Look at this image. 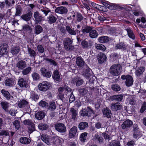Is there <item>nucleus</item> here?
I'll return each mask as SVG.
<instances>
[{
    "label": "nucleus",
    "instance_id": "nucleus-1",
    "mask_svg": "<svg viewBox=\"0 0 146 146\" xmlns=\"http://www.w3.org/2000/svg\"><path fill=\"white\" fill-rule=\"evenodd\" d=\"M41 139L42 140L48 145L54 144L57 143H60L61 142L60 139L58 137H49L45 134H42L41 136Z\"/></svg>",
    "mask_w": 146,
    "mask_h": 146
},
{
    "label": "nucleus",
    "instance_id": "nucleus-2",
    "mask_svg": "<svg viewBox=\"0 0 146 146\" xmlns=\"http://www.w3.org/2000/svg\"><path fill=\"white\" fill-rule=\"evenodd\" d=\"M122 68L119 64H116L112 65L110 69V72L111 75L114 76H118L120 74Z\"/></svg>",
    "mask_w": 146,
    "mask_h": 146
},
{
    "label": "nucleus",
    "instance_id": "nucleus-3",
    "mask_svg": "<svg viewBox=\"0 0 146 146\" xmlns=\"http://www.w3.org/2000/svg\"><path fill=\"white\" fill-rule=\"evenodd\" d=\"M51 86V84L47 81H44L40 83L38 87L39 90L43 92L48 90Z\"/></svg>",
    "mask_w": 146,
    "mask_h": 146
},
{
    "label": "nucleus",
    "instance_id": "nucleus-4",
    "mask_svg": "<svg viewBox=\"0 0 146 146\" xmlns=\"http://www.w3.org/2000/svg\"><path fill=\"white\" fill-rule=\"evenodd\" d=\"M72 42L70 38H66L64 39L63 43L64 48L66 50H72L74 49V46L71 45Z\"/></svg>",
    "mask_w": 146,
    "mask_h": 146
},
{
    "label": "nucleus",
    "instance_id": "nucleus-5",
    "mask_svg": "<svg viewBox=\"0 0 146 146\" xmlns=\"http://www.w3.org/2000/svg\"><path fill=\"white\" fill-rule=\"evenodd\" d=\"M23 123L24 124L29 126L28 128L29 133H32L35 130V125L33 121L29 119L25 120L23 121Z\"/></svg>",
    "mask_w": 146,
    "mask_h": 146
},
{
    "label": "nucleus",
    "instance_id": "nucleus-6",
    "mask_svg": "<svg viewBox=\"0 0 146 146\" xmlns=\"http://www.w3.org/2000/svg\"><path fill=\"white\" fill-rule=\"evenodd\" d=\"M56 130L60 133L64 132L66 131L65 125L62 123H57L54 125Z\"/></svg>",
    "mask_w": 146,
    "mask_h": 146
},
{
    "label": "nucleus",
    "instance_id": "nucleus-7",
    "mask_svg": "<svg viewBox=\"0 0 146 146\" xmlns=\"http://www.w3.org/2000/svg\"><path fill=\"white\" fill-rule=\"evenodd\" d=\"M41 75L44 77L50 78L52 75V73L45 68H41L40 70Z\"/></svg>",
    "mask_w": 146,
    "mask_h": 146
},
{
    "label": "nucleus",
    "instance_id": "nucleus-8",
    "mask_svg": "<svg viewBox=\"0 0 146 146\" xmlns=\"http://www.w3.org/2000/svg\"><path fill=\"white\" fill-rule=\"evenodd\" d=\"M7 45L5 44H0V55L6 54L8 52Z\"/></svg>",
    "mask_w": 146,
    "mask_h": 146
},
{
    "label": "nucleus",
    "instance_id": "nucleus-9",
    "mask_svg": "<svg viewBox=\"0 0 146 146\" xmlns=\"http://www.w3.org/2000/svg\"><path fill=\"white\" fill-rule=\"evenodd\" d=\"M92 113V110L89 108L85 109H82L80 112V115L82 116H90Z\"/></svg>",
    "mask_w": 146,
    "mask_h": 146
},
{
    "label": "nucleus",
    "instance_id": "nucleus-10",
    "mask_svg": "<svg viewBox=\"0 0 146 146\" xmlns=\"http://www.w3.org/2000/svg\"><path fill=\"white\" fill-rule=\"evenodd\" d=\"M65 89L67 91V93H68L67 95L68 96L69 94L70 95L69 100L70 102L72 103L74 101L75 99L74 96L71 92V89L68 87L66 85H65Z\"/></svg>",
    "mask_w": 146,
    "mask_h": 146
},
{
    "label": "nucleus",
    "instance_id": "nucleus-11",
    "mask_svg": "<svg viewBox=\"0 0 146 146\" xmlns=\"http://www.w3.org/2000/svg\"><path fill=\"white\" fill-rule=\"evenodd\" d=\"M83 82V80L78 76L74 78L72 81V82L73 84H75L77 86L82 85Z\"/></svg>",
    "mask_w": 146,
    "mask_h": 146
},
{
    "label": "nucleus",
    "instance_id": "nucleus-12",
    "mask_svg": "<svg viewBox=\"0 0 146 146\" xmlns=\"http://www.w3.org/2000/svg\"><path fill=\"white\" fill-rule=\"evenodd\" d=\"M27 66L26 62L23 60L18 61L16 64V66L19 70H22L24 68Z\"/></svg>",
    "mask_w": 146,
    "mask_h": 146
},
{
    "label": "nucleus",
    "instance_id": "nucleus-13",
    "mask_svg": "<svg viewBox=\"0 0 146 146\" xmlns=\"http://www.w3.org/2000/svg\"><path fill=\"white\" fill-rule=\"evenodd\" d=\"M34 17L35 18V24L40 23V22L42 21V17L38 12L34 13Z\"/></svg>",
    "mask_w": 146,
    "mask_h": 146
},
{
    "label": "nucleus",
    "instance_id": "nucleus-14",
    "mask_svg": "<svg viewBox=\"0 0 146 146\" xmlns=\"http://www.w3.org/2000/svg\"><path fill=\"white\" fill-rule=\"evenodd\" d=\"M52 77L55 81L59 82L60 81V74L58 70H56L54 71Z\"/></svg>",
    "mask_w": 146,
    "mask_h": 146
},
{
    "label": "nucleus",
    "instance_id": "nucleus-15",
    "mask_svg": "<svg viewBox=\"0 0 146 146\" xmlns=\"http://www.w3.org/2000/svg\"><path fill=\"white\" fill-rule=\"evenodd\" d=\"M67 11L68 10L67 8L63 6L58 7L55 10L56 13L60 14L66 13Z\"/></svg>",
    "mask_w": 146,
    "mask_h": 146
},
{
    "label": "nucleus",
    "instance_id": "nucleus-16",
    "mask_svg": "<svg viewBox=\"0 0 146 146\" xmlns=\"http://www.w3.org/2000/svg\"><path fill=\"white\" fill-rule=\"evenodd\" d=\"M66 30L68 33L71 35H76V32L74 30V28L72 27L69 25L66 26Z\"/></svg>",
    "mask_w": 146,
    "mask_h": 146
},
{
    "label": "nucleus",
    "instance_id": "nucleus-17",
    "mask_svg": "<svg viewBox=\"0 0 146 146\" xmlns=\"http://www.w3.org/2000/svg\"><path fill=\"white\" fill-rule=\"evenodd\" d=\"M106 57L105 54L102 53L99 54L98 56V59L99 63L101 64L105 62Z\"/></svg>",
    "mask_w": 146,
    "mask_h": 146
},
{
    "label": "nucleus",
    "instance_id": "nucleus-18",
    "mask_svg": "<svg viewBox=\"0 0 146 146\" xmlns=\"http://www.w3.org/2000/svg\"><path fill=\"white\" fill-rule=\"evenodd\" d=\"M18 84L21 87L27 88L29 86V84L27 81L23 78L20 79L18 81Z\"/></svg>",
    "mask_w": 146,
    "mask_h": 146
},
{
    "label": "nucleus",
    "instance_id": "nucleus-19",
    "mask_svg": "<svg viewBox=\"0 0 146 146\" xmlns=\"http://www.w3.org/2000/svg\"><path fill=\"white\" fill-rule=\"evenodd\" d=\"M122 108V106L120 105V103L118 102L112 103L111 104V109L114 111L121 110Z\"/></svg>",
    "mask_w": 146,
    "mask_h": 146
},
{
    "label": "nucleus",
    "instance_id": "nucleus-20",
    "mask_svg": "<svg viewBox=\"0 0 146 146\" xmlns=\"http://www.w3.org/2000/svg\"><path fill=\"white\" fill-rule=\"evenodd\" d=\"M77 129V127L76 126H73L70 129L69 132V135L70 137L72 138L75 136Z\"/></svg>",
    "mask_w": 146,
    "mask_h": 146
},
{
    "label": "nucleus",
    "instance_id": "nucleus-21",
    "mask_svg": "<svg viewBox=\"0 0 146 146\" xmlns=\"http://www.w3.org/2000/svg\"><path fill=\"white\" fill-rule=\"evenodd\" d=\"M65 86L64 87H61L59 88L58 90V92L59 93V97L60 98V99L61 100L63 99V98L64 97V95L63 94H62V92L63 91L65 90V93L66 95H68V93H67V91L66 90V89L65 88Z\"/></svg>",
    "mask_w": 146,
    "mask_h": 146
},
{
    "label": "nucleus",
    "instance_id": "nucleus-22",
    "mask_svg": "<svg viewBox=\"0 0 146 146\" xmlns=\"http://www.w3.org/2000/svg\"><path fill=\"white\" fill-rule=\"evenodd\" d=\"M133 124L132 121L130 120H127L123 123L122 125V128L123 129H125L126 127H131Z\"/></svg>",
    "mask_w": 146,
    "mask_h": 146
},
{
    "label": "nucleus",
    "instance_id": "nucleus-23",
    "mask_svg": "<svg viewBox=\"0 0 146 146\" xmlns=\"http://www.w3.org/2000/svg\"><path fill=\"white\" fill-rule=\"evenodd\" d=\"M18 106L20 108L27 107L29 106L28 102L25 100H22L18 103Z\"/></svg>",
    "mask_w": 146,
    "mask_h": 146
},
{
    "label": "nucleus",
    "instance_id": "nucleus-24",
    "mask_svg": "<svg viewBox=\"0 0 146 146\" xmlns=\"http://www.w3.org/2000/svg\"><path fill=\"white\" fill-rule=\"evenodd\" d=\"M103 116L108 118H110L111 117V110L108 108H105L103 111Z\"/></svg>",
    "mask_w": 146,
    "mask_h": 146
},
{
    "label": "nucleus",
    "instance_id": "nucleus-25",
    "mask_svg": "<svg viewBox=\"0 0 146 146\" xmlns=\"http://www.w3.org/2000/svg\"><path fill=\"white\" fill-rule=\"evenodd\" d=\"M15 81L11 78H7L5 81V83L6 86H12L15 84Z\"/></svg>",
    "mask_w": 146,
    "mask_h": 146
},
{
    "label": "nucleus",
    "instance_id": "nucleus-26",
    "mask_svg": "<svg viewBox=\"0 0 146 146\" xmlns=\"http://www.w3.org/2000/svg\"><path fill=\"white\" fill-rule=\"evenodd\" d=\"M32 16L31 13V12H29L26 14L23 15L21 16V18L25 21H28L30 20Z\"/></svg>",
    "mask_w": 146,
    "mask_h": 146
},
{
    "label": "nucleus",
    "instance_id": "nucleus-27",
    "mask_svg": "<svg viewBox=\"0 0 146 146\" xmlns=\"http://www.w3.org/2000/svg\"><path fill=\"white\" fill-rule=\"evenodd\" d=\"M20 141L21 143L25 144H28L31 142V140L29 138L23 137H21L20 139Z\"/></svg>",
    "mask_w": 146,
    "mask_h": 146
},
{
    "label": "nucleus",
    "instance_id": "nucleus-28",
    "mask_svg": "<svg viewBox=\"0 0 146 146\" xmlns=\"http://www.w3.org/2000/svg\"><path fill=\"white\" fill-rule=\"evenodd\" d=\"M5 8L8 9L12 7L15 3L14 0L9 1L8 0H6L5 1Z\"/></svg>",
    "mask_w": 146,
    "mask_h": 146
},
{
    "label": "nucleus",
    "instance_id": "nucleus-29",
    "mask_svg": "<svg viewBox=\"0 0 146 146\" xmlns=\"http://www.w3.org/2000/svg\"><path fill=\"white\" fill-rule=\"evenodd\" d=\"M133 82V80L132 77L130 76H128L125 82L126 86L129 87L131 86L132 85Z\"/></svg>",
    "mask_w": 146,
    "mask_h": 146
},
{
    "label": "nucleus",
    "instance_id": "nucleus-30",
    "mask_svg": "<svg viewBox=\"0 0 146 146\" xmlns=\"http://www.w3.org/2000/svg\"><path fill=\"white\" fill-rule=\"evenodd\" d=\"M84 62L82 58L80 57H78L76 59V64L77 66L81 67L84 64Z\"/></svg>",
    "mask_w": 146,
    "mask_h": 146
},
{
    "label": "nucleus",
    "instance_id": "nucleus-31",
    "mask_svg": "<svg viewBox=\"0 0 146 146\" xmlns=\"http://www.w3.org/2000/svg\"><path fill=\"white\" fill-rule=\"evenodd\" d=\"M126 30L129 37L134 40L135 38V36L131 29L130 28H128L126 29Z\"/></svg>",
    "mask_w": 146,
    "mask_h": 146
},
{
    "label": "nucleus",
    "instance_id": "nucleus-32",
    "mask_svg": "<svg viewBox=\"0 0 146 146\" xmlns=\"http://www.w3.org/2000/svg\"><path fill=\"white\" fill-rule=\"evenodd\" d=\"M72 116V119L75 120L78 114V112L74 108H71L70 110Z\"/></svg>",
    "mask_w": 146,
    "mask_h": 146
},
{
    "label": "nucleus",
    "instance_id": "nucleus-33",
    "mask_svg": "<svg viewBox=\"0 0 146 146\" xmlns=\"http://www.w3.org/2000/svg\"><path fill=\"white\" fill-rule=\"evenodd\" d=\"M123 95L120 94L117 95H114L110 97L111 99L112 100H115L118 101H121L123 99Z\"/></svg>",
    "mask_w": 146,
    "mask_h": 146
},
{
    "label": "nucleus",
    "instance_id": "nucleus-34",
    "mask_svg": "<svg viewBox=\"0 0 146 146\" xmlns=\"http://www.w3.org/2000/svg\"><path fill=\"white\" fill-rule=\"evenodd\" d=\"M88 127V125L87 123L82 122L80 123L78 125V127L80 130H82Z\"/></svg>",
    "mask_w": 146,
    "mask_h": 146
},
{
    "label": "nucleus",
    "instance_id": "nucleus-35",
    "mask_svg": "<svg viewBox=\"0 0 146 146\" xmlns=\"http://www.w3.org/2000/svg\"><path fill=\"white\" fill-rule=\"evenodd\" d=\"M98 36V32L96 30L92 29L89 33V36L92 38H96Z\"/></svg>",
    "mask_w": 146,
    "mask_h": 146
},
{
    "label": "nucleus",
    "instance_id": "nucleus-36",
    "mask_svg": "<svg viewBox=\"0 0 146 146\" xmlns=\"http://www.w3.org/2000/svg\"><path fill=\"white\" fill-rule=\"evenodd\" d=\"M45 116V115L43 112L40 111L36 113L35 117L37 119L40 120L42 119Z\"/></svg>",
    "mask_w": 146,
    "mask_h": 146
},
{
    "label": "nucleus",
    "instance_id": "nucleus-37",
    "mask_svg": "<svg viewBox=\"0 0 146 146\" xmlns=\"http://www.w3.org/2000/svg\"><path fill=\"white\" fill-rule=\"evenodd\" d=\"M56 19V18L52 15H50L48 17V21L50 24L55 23Z\"/></svg>",
    "mask_w": 146,
    "mask_h": 146
},
{
    "label": "nucleus",
    "instance_id": "nucleus-38",
    "mask_svg": "<svg viewBox=\"0 0 146 146\" xmlns=\"http://www.w3.org/2000/svg\"><path fill=\"white\" fill-rule=\"evenodd\" d=\"M88 133L86 132L82 133L80 135V139L81 141L84 142L86 141Z\"/></svg>",
    "mask_w": 146,
    "mask_h": 146
},
{
    "label": "nucleus",
    "instance_id": "nucleus-39",
    "mask_svg": "<svg viewBox=\"0 0 146 146\" xmlns=\"http://www.w3.org/2000/svg\"><path fill=\"white\" fill-rule=\"evenodd\" d=\"M48 109L54 111L56 108V105L55 104L54 101H52L50 102L49 103V107H48Z\"/></svg>",
    "mask_w": 146,
    "mask_h": 146
},
{
    "label": "nucleus",
    "instance_id": "nucleus-40",
    "mask_svg": "<svg viewBox=\"0 0 146 146\" xmlns=\"http://www.w3.org/2000/svg\"><path fill=\"white\" fill-rule=\"evenodd\" d=\"M126 47V45L124 44V42H123L117 44L116 45V48L118 49H125Z\"/></svg>",
    "mask_w": 146,
    "mask_h": 146
},
{
    "label": "nucleus",
    "instance_id": "nucleus-41",
    "mask_svg": "<svg viewBox=\"0 0 146 146\" xmlns=\"http://www.w3.org/2000/svg\"><path fill=\"white\" fill-rule=\"evenodd\" d=\"M93 139L95 141H98L100 143L103 142V138L99 135L96 134L93 137Z\"/></svg>",
    "mask_w": 146,
    "mask_h": 146
},
{
    "label": "nucleus",
    "instance_id": "nucleus-42",
    "mask_svg": "<svg viewBox=\"0 0 146 146\" xmlns=\"http://www.w3.org/2000/svg\"><path fill=\"white\" fill-rule=\"evenodd\" d=\"M99 41L101 43L107 42L109 40L108 37L107 36H102L98 38Z\"/></svg>",
    "mask_w": 146,
    "mask_h": 146
},
{
    "label": "nucleus",
    "instance_id": "nucleus-43",
    "mask_svg": "<svg viewBox=\"0 0 146 146\" xmlns=\"http://www.w3.org/2000/svg\"><path fill=\"white\" fill-rule=\"evenodd\" d=\"M45 15H47L48 13L50 11V10L46 7H42L39 9Z\"/></svg>",
    "mask_w": 146,
    "mask_h": 146
},
{
    "label": "nucleus",
    "instance_id": "nucleus-44",
    "mask_svg": "<svg viewBox=\"0 0 146 146\" xmlns=\"http://www.w3.org/2000/svg\"><path fill=\"white\" fill-rule=\"evenodd\" d=\"M145 71V68L144 67H140L135 72V74L137 76H140L142 74L143 72Z\"/></svg>",
    "mask_w": 146,
    "mask_h": 146
},
{
    "label": "nucleus",
    "instance_id": "nucleus-45",
    "mask_svg": "<svg viewBox=\"0 0 146 146\" xmlns=\"http://www.w3.org/2000/svg\"><path fill=\"white\" fill-rule=\"evenodd\" d=\"M28 52L30 56L35 58L36 56V53L34 50L30 48H28Z\"/></svg>",
    "mask_w": 146,
    "mask_h": 146
},
{
    "label": "nucleus",
    "instance_id": "nucleus-46",
    "mask_svg": "<svg viewBox=\"0 0 146 146\" xmlns=\"http://www.w3.org/2000/svg\"><path fill=\"white\" fill-rule=\"evenodd\" d=\"M20 51V48L18 46L13 47L11 50V52L13 54H17Z\"/></svg>",
    "mask_w": 146,
    "mask_h": 146
},
{
    "label": "nucleus",
    "instance_id": "nucleus-47",
    "mask_svg": "<svg viewBox=\"0 0 146 146\" xmlns=\"http://www.w3.org/2000/svg\"><path fill=\"white\" fill-rule=\"evenodd\" d=\"M38 127L40 129L43 130L46 129L48 127V126L44 123H40L38 125Z\"/></svg>",
    "mask_w": 146,
    "mask_h": 146
},
{
    "label": "nucleus",
    "instance_id": "nucleus-48",
    "mask_svg": "<svg viewBox=\"0 0 146 146\" xmlns=\"http://www.w3.org/2000/svg\"><path fill=\"white\" fill-rule=\"evenodd\" d=\"M42 30V27L39 25H37L35 26V33L38 35L41 33Z\"/></svg>",
    "mask_w": 146,
    "mask_h": 146
},
{
    "label": "nucleus",
    "instance_id": "nucleus-49",
    "mask_svg": "<svg viewBox=\"0 0 146 146\" xmlns=\"http://www.w3.org/2000/svg\"><path fill=\"white\" fill-rule=\"evenodd\" d=\"M81 44L83 47L84 48H87L90 47L92 44L90 42H88L85 40H83Z\"/></svg>",
    "mask_w": 146,
    "mask_h": 146
},
{
    "label": "nucleus",
    "instance_id": "nucleus-50",
    "mask_svg": "<svg viewBox=\"0 0 146 146\" xmlns=\"http://www.w3.org/2000/svg\"><path fill=\"white\" fill-rule=\"evenodd\" d=\"M141 132H140L139 130L134 131L133 134V137L134 138L137 139L138 137H140L141 136Z\"/></svg>",
    "mask_w": 146,
    "mask_h": 146
},
{
    "label": "nucleus",
    "instance_id": "nucleus-51",
    "mask_svg": "<svg viewBox=\"0 0 146 146\" xmlns=\"http://www.w3.org/2000/svg\"><path fill=\"white\" fill-rule=\"evenodd\" d=\"M1 92L4 96L6 98L7 100L10 99V95L9 93L7 91L3 90L1 91Z\"/></svg>",
    "mask_w": 146,
    "mask_h": 146
},
{
    "label": "nucleus",
    "instance_id": "nucleus-52",
    "mask_svg": "<svg viewBox=\"0 0 146 146\" xmlns=\"http://www.w3.org/2000/svg\"><path fill=\"white\" fill-rule=\"evenodd\" d=\"M30 98L35 101L38 99L39 96L35 94V92H31Z\"/></svg>",
    "mask_w": 146,
    "mask_h": 146
},
{
    "label": "nucleus",
    "instance_id": "nucleus-53",
    "mask_svg": "<svg viewBox=\"0 0 146 146\" xmlns=\"http://www.w3.org/2000/svg\"><path fill=\"white\" fill-rule=\"evenodd\" d=\"M1 104L2 108L5 111H6L9 106V104L6 102H2Z\"/></svg>",
    "mask_w": 146,
    "mask_h": 146
},
{
    "label": "nucleus",
    "instance_id": "nucleus-54",
    "mask_svg": "<svg viewBox=\"0 0 146 146\" xmlns=\"http://www.w3.org/2000/svg\"><path fill=\"white\" fill-rule=\"evenodd\" d=\"M32 77L34 80L36 81L39 80L40 78L39 74L36 72H33L32 74Z\"/></svg>",
    "mask_w": 146,
    "mask_h": 146
},
{
    "label": "nucleus",
    "instance_id": "nucleus-55",
    "mask_svg": "<svg viewBox=\"0 0 146 146\" xmlns=\"http://www.w3.org/2000/svg\"><path fill=\"white\" fill-rule=\"evenodd\" d=\"M92 28L91 27L87 26L85 27L84 29H82V32L83 33H90V32L92 29Z\"/></svg>",
    "mask_w": 146,
    "mask_h": 146
},
{
    "label": "nucleus",
    "instance_id": "nucleus-56",
    "mask_svg": "<svg viewBox=\"0 0 146 146\" xmlns=\"http://www.w3.org/2000/svg\"><path fill=\"white\" fill-rule=\"evenodd\" d=\"M96 47L98 49L100 50L103 51L106 50L105 46L102 44H98L96 45Z\"/></svg>",
    "mask_w": 146,
    "mask_h": 146
},
{
    "label": "nucleus",
    "instance_id": "nucleus-57",
    "mask_svg": "<svg viewBox=\"0 0 146 146\" xmlns=\"http://www.w3.org/2000/svg\"><path fill=\"white\" fill-rule=\"evenodd\" d=\"M31 70V68L29 66L28 67L24 69L22 71L23 74L24 75H27L28 74Z\"/></svg>",
    "mask_w": 146,
    "mask_h": 146
},
{
    "label": "nucleus",
    "instance_id": "nucleus-58",
    "mask_svg": "<svg viewBox=\"0 0 146 146\" xmlns=\"http://www.w3.org/2000/svg\"><path fill=\"white\" fill-rule=\"evenodd\" d=\"M111 88L113 90L116 91H119L121 89L119 86L116 84L112 85Z\"/></svg>",
    "mask_w": 146,
    "mask_h": 146
},
{
    "label": "nucleus",
    "instance_id": "nucleus-59",
    "mask_svg": "<svg viewBox=\"0 0 146 146\" xmlns=\"http://www.w3.org/2000/svg\"><path fill=\"white\" fill-rule=\"evenodd\" d=\"M39 105L42 107L48 108V104L45 101H41L40 102Z\"/></svg>",
    "mask_w": 146,
    "mask_h": 146
},
{
    "label": "nucleus",
    "instance_id": "nucleus-60",
    "mask_svg": "<svg viewBox=\"0 0 146 146\" xmlns=\"http://www.w3.org/2000/svg\"><path fill=\"white\" fill-rule=\"evenodd\" d=\"M110 146H120V143L116 140H113L110 143Z\"/></svg>",
    "mask_w": 146,
    "mask_h": 146
},
{
    "label": "nucleus",
    "instance_id": "nucleus-61",
    "mask_svg": "<svg viewBox=\"0 0 146 146\" xmlns=\"http://www.w3.org/2000/svg\"><path fill=\"white\" fill-rule=\"evenodd\" d=\"M9 133L8 131L5 130H3L0 131V136L5 135L6 136H9Z\"/></svg>",
    "mask_w": 146,
    "mask_h": 146
},
{
    "label": "nucleus",
    "instance_id": "nucleus-62",
    "mask_svg": "<svg viewBox=\"0 0 146 146\" xmlns=\"http://www.w3.org/2000/svg\"><path fill=\"white\" fill-rule=\"evenodd\" d=\"M45 60L50 64L53 65L54 66L56 65L57 64L56 62L52 59H50L49 58H46Z\"/></svg>",
    "mask_w": 146,
    "mask_h": 146
},
{
    "label": "nucleus",
    "instance_id": "nucleus-63",
    "mask_svg": "<svg viewBox=\"0 0 146 146\" xmlns=\"http://www.w3.org/2000/svg\"><path fill=\"white\" fill-rule=\"evenodd\" d=\"M13 125L15 129H18L20 127V123L17 120H16L13 122Z\"/></svg>",
    "mask_w": 146,
    "mask_h": 146
},
{
    "label": "nucleus",
    "instance_id": "nucleus-64",
    "mask_svg": "<svg viewBox=\"0 0 146 146\" xmlns=\"http://www.w3.org/2000/svg\"><path fill=\"white\" fill-rule=\"evenodd\" d=\"M79 92L81 95H84L88 92V91L84 88H82L79 90Z\"/></svg>",
    "mask_w": 146,
    "mask_h": 146
}]
</instances>
